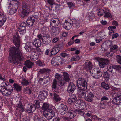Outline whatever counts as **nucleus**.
<instances>
[{"label": "nucleus", "mask_w": 121, "mask_h": 121, "mask_svg": "<svg viewBox=\"0 0 121 121\" xmlns=\"http://www.w3.org/2000/svg\"><path fill=\"white\" fill-rule=\"evenodd\" d=\"M108 70L113 73H114L116 71L119 72L120 73H121V67L118 65L110 66Z\"/></svg>", "instance_id": "13"}, {"label": "nucleus", "mask_w": 121, "mask_h": 121, "mask_svg": "<svg viewBox=\"0 0 121 121\" xmlns=\"http://www.w3.org/2000/svg\"><path fill=\"white\" fill-rule=\"evenodd\" d=\"M59 40V38L58 37L54 38L52 40V42L54 43H56Z\"/></svg>", "instance_id": "63"}, {"label": "nucleus", "mask_w": 121, "mask_h": 121, "mask_svg": "<svg viewBox=\"0 0 121 121\" xmlns=\"http://www.w3.org/2000/svg\"><path fill=\"white\" fill-rule=\"evenodd\" d=\"M80 58L79 56H74L71 59V60L72 61H78Z\"/></svg>", "instance_id": "50"}, {"label": "nucleus", "mask_w": 121, "mask_h": 121, "mask_svg": "<svg viewBox=\"0 0 121 121\" xmlns=\"http://www.w3.org/2000/svg\"><path fill=\"white\" fill-rule=\"evenodd\" d=\"M81 90L79 91L78 93L79 97L80 98L85 97L86 94V92L84 91V90Z\"/></svg>", "instance_id": "37"}, {"label": "nucleus", "mask_w": 121, "mask_h": 121, "mask_svg": "<svg viewBox=\"0 0 121 121\" xmlns=\"http://www.w3.org/2000/svg\"><path fill=\"white\" fill-rule=\"evenodd\" d=\"M76 111L72 110H69L67 114V117L64 116H62V118L65 121H67L70 120V119H73L76 115Z\"/></svg>", "instance_id": "8"}, {"label": "nucleus", "mask_w": 121, "mask_h": 121, "mask_svg": "<svg viewBox=\"0 0 121 121\" xmlns=\"http://www.w3.org/2000/svg\"><path fill=\"white\" fill-rule=\"evenodd\" d=\"M43 114L46 118L48 120L52 119L54 116V111L52 109H49L47 110L44 111Z\"/></svg>", "instance_id": "9"}, {"label": "nucleus", "mask_w": 121, "mask_h": 121, "mask_svg": "<svg viewBox=\"0 0 121 121\" xmlns=\"http://www.w3.org/2000/svg\"><path fill=\"white\" fill-rule=\"evenodd\" d=\"M29 82L28 80L26 79H23L22 80V81L21 82V84L22 85L24 86H27L29 84Z\"/></svg>", "instance_id": "48"}, {"label": "nucleus", "mask_w": 121, "mask_h": 121, "mask_svg": "<svg viewBox=\"0 0 121 121\" xmlns=\"http://www.w3.org/2000/svg\"><path fill=\"white\" fill-rule=\"evenodd\" d=\"M34 103H29L26 108V111L28 113H31L34 112L36 108H40V103L38 100H35L34 101Z\"/></svg>", "instance_id": "3"}, {"label": "nucleus", "mask_w": 121, "mask_h": 121, "mask_svg": "<svg viewBox=\"0 0 121 121\" xmlns=\"http://www.w3.org/2000/svg\"><path fill=\"white\" fill-rule=\"evenodd\" d=\"M116 27L115 26H110L108 27V30L111 31H114V30L116 28Z\"/></svg>", "instance_id": "58"}, {"label": "nucleus", "mask_w": 121, "mask_h": 121, "mask_svg": "<svg viewBox=\"0 0 121 121\" xmlns=\"http://www.w3.org/2000/svg\"><path fill=\"white\" fill-rule=\"evenodd\" d=\"M65 81L64 80H60L59 81V86H63L65 84Z\"/></svg>", "instance_id": "56"}, {"label": "nucleus", "mask_w": 121, "mask_h": 121, "mask_svg": "<svg viewBox=\"0 0 121 121\" xmlns=\"http://www.w3.org/2000/svg\"><path fill=\"white\" fill-rule=\"evenodd\" d=\"M31 6V4H27L26 1L22 2V11L21 13L19 14L21 17L24 18L30 12Z\"/></svg>", "instance_id": "2"}, {"label": "nucleus", "mask_w": 121, "mask_h": 121, "mask_svg": "<svg viewBox=\"0 0 121 121\" xmlns=\"http://www.w3.org/2000/svg\"><path fill=\"white\" fill-rule=\"evenodd\" d=\"M7 6L8 9H10L9 12V14L10 15H13L15 13L17 10L18 8V5L17 4L16 5L13 4L9 8L8 6Z\"/></svg>", "instance_id": "15"}, {"label": "nucleus", "mask_w": 121, "mask_h": 121, "mask_svg": "<svg viewBox=\"0 0 121 121\" xmlns=\"http://www.w3.org/2000/svg\"><path fill=\"white\" fill-rule=\"evenodd\" d=\"M33 43L34 47L38 48L40 47L41 44V40L39 39H36L34 40L33 42H32Z\"/></svg>", "instance_id": "26"}, {"label": "nucleus", "mask_w": 121, "mask_h": 121, "mask_svg": "<svg viewBox=\"0 0 121 121\" xmlns=\"http://www.w3.org/2000/svg\"><path fill=\"white\" fill-rule=\"evenodd\" d=\"M77 86L80 90L85 91L87 88V82L85 79L83 78H80L77 81Z\"/></svg>", "instance_id": "4"}, {"label": "nucleus", "mask_w": 121, "mask_h": 121, "mask_svg": "<svg viewBox=\"0 0 121 121\" xmlns=\"http://www.w3.org/2000/svg\"><path fill=\"white\" fill-rule=\"evenodd\" d=\"M84 68L86 71H88L93 68L92 63L88 60H86L84 64Z\"/></svg>", "instance_id": "22"}, {"label": "nucleus", "mask_w": 121, "mask_h": 121, "mask_svg": "<svg viewBox=\"0 0 121 121\" xmlns=\"http://www.w3.org/2000/svg\"><path fill=\"white\" fill-rule=\"evenodd\" d=\"M67 5L68 6L69 8L70 9L73 8L75 6L74 4L71 2L69 1L67 2Z\"/></svg>", "instance_id": "49"}, {"label": "nucleus", "mask_w": 121, "mask_h": 121, "mask_svg": "<svg viewBox=\"0 0 121 121\" xmlns=\"http://www.w3.org/2000/svg\"><path fill=\"white\" fill-rule=\"evenodd\" d=\"M118 48V46L116 45H114L112 46L110 49V50L113 51V50L116 49Z\"/></svg>", "instance_id": "61"}, {"label": "nucleus", "mask_w": 121, "mask_h": 121, "mask_svg": "<svg viewBox=\"0 0 121 121\" xmlns=\"http://www.w3.org/2000/svg\"><path fill=\"white\" fill-rule=\"evenodd\" d=\"M67 110L68 108L66 105L62 104L59 106L57 109L58 112L62 115L66 113Z\"/></svg>", "instance_id": "12"}, {"label": "nucleus", "mask_w": 121, "mask_h": 121, "mask_svg": "<svg viewBox=\"0 0 121 121\" xmlns=\"http://www.w3.org/2000/svg\"><path fill=\"white\" fill-rule=\"evenodd\" d=\"M76 113L77 112L78 114L80 115L81 116H84L85 114L84 112V111L80 110H76Z\"/></svg>", "instance_id": "52"}, {"label": "nucleus", "mask_w": 121, "mask_h": 121, "mask_svg": "<svg viewBox=\"0 0 121 121\" xmlns=\"http://www.w3.org/2000/svg\"><path fill=\"white\" fill-rule=\"evenodd\" d=\"M2 86L1 88H2V87L3 86L5 87H7L12 88V86L9 84H7L5 82H4L2 83Z\"/></svg>", "instance_id": "53"}, {"label": "nucleus", "mask_w": 121, "mask_h": 121, "mask_svg": "<svg viewBox=\"0 0 121 121\" xmlns=\"http://www.w3.org/2000/svg\"><path fill=\"white\" fill-rule=\"evenodd\" d=\"M34 47L32 42H28L25 44L24 48L27 51L29 52L32 51Z\"/></svg>", "instance_id": "24"}, {"label": "nucleus", "mask_w": 121, "mask_h": 121, "mask_svg": "<svg viewBox=\"0 0 121 121\" xmlns=\"http://www.w3.org/2000/svg\"><path fill=\"white\" fill-rule=\"evenodd\" d=\"M18 31L20 35H23L26 32L25 29H22V28L19 27Z\"/></svg>", "instance_id": "46"}, {"label": "nucleus", "mask_w": 121, "mask_h": 121, "mask_svg": "<svg viewBox=\"0 0 121 121\" xmlns=\"http://www.w3.org/2000/svg\"><path fill=\"white\" fill-rule=\"evenodd\" d=\"M64 76V80L65 82H69L70 80V79L69 77L68 73L67 72H64L63 74Z\"/></svg>", "instance_id": "40"}, {"label": "nucleus", "mask_w": 121, "mask_h": 121, "mask_svg": "<svg viewBox=\"0 0 121 121\" xmlns=\"http://www.w3.org/2000/svg\"><path fill=\"white\" fill-rule=\"evenodd\" d=\"M57 81L56 79H54L52 82L51 86L52 91L54 92H56L57 91Z\"/></svg>", "instance_id": "27"}, {"label": "nucleus", "mask_w": 121, "mask_h": 121, "mask_svg": "<svg viewBox=\"0 0 121 121\" xmlns=\"http://www.w3.org/2000/svg\"><path fill=\"white\" fill-rule=\"evenodd\" d=\"M38 17L36 15H31L29 17L26 21V23L29 27H31L37 21Z\"/></svg>", "instance_id": "6"}, {"label": "nucleus", "mask_w": 121, "mask_h": 121, "mask_svg": "<svg viewBox=\"0 0 121 121\" xmlns=\"http://www.w3.org/2000/svg\"><path fill=\"white\" fill-rule=\"evenodd\" d=\"M11 88V89H10L9 87H5L3 86L1 88L0 91L3 96H9L13 91V88L12 87Z\"/></svg>", "instance_id": "10"}, {"label": "nucleus", "mask_w": 121, "mask_h": 121, "mask_svg": "<svg viewBox=\"0 0 121 121\" xmlns=\"http://www.w3.org/2000/svg\"><path fill=\"white\" fill-rule=\"evenodd\" d=\"M76 88V86L75 84L72 82H70L69 84L67 89V91L69 93L73 92Z\"/></svg>", "instance_id": "20"}, {"label": "nucleus", "mask_w": 121, "mask_h": 121, "mask_svg": "<svg viewBox=\"0 0 121 121\" xmlns=\"http://www.w3.org/2000/svg\"><path fill=\"white\" fill-rule=\"evenodd\" d=\"M52 32H53L52 33V35H57L60 32L59 28L58 27H55L53 29Z\"/></svg>", "instance_id": "36"}, {"label": "nucleus", "mask_w": 121, "mask_h": 121, "mask_svg": "<svg viewBox=\"0 0 121 121\" xmlns=\"http://www.w3.org/2000/svg\"><path fill=\"white\" fill-rule=\"evenodd\" d=\"M6 20V17L4 13L0 12V28L4 25Z\"/></svg>", "instance_id": "21"}, {"label": "nucleus", "mask_w": 121, "mask_h": 121, "mask_svg": "<svg viewBox=\"0 0 121 121\" xmlns=\"http://www.w3.org/2000/svg\"><path fill=\"white\" fill-rule=\"evenodd\" d=\"M87 95L85 97V100L88 102H91L93 101L94 97V95L92 92H89L87 93Z\"/></svg>", "instance_id": "19"}, {"label": "nucleus", "mask_w": 121, "mask_h": 121, "mask_svg": "<svg viewBox=\"0 0 121 121\" xmlns=\"http://www.w3.org/2000/svg\"><path fill=\"white\" fill-rule=\"evenodd\" d=\"M31 57L32 58L31 59H32L34 60L35 59H36L38 58V55L37 54L35 55V54L34 53L33 55H31Z\"/></svg>", "instance_id": "60"}, {"label": "nucleus", "mask_w": 121, "mask_h": 121, "mask_svg": "<svg viewBox=\"0 0 121 121\" xmlns=\"http://www.w3.org/2000/svg\"><path fill=\"white\" fill-rule=\"evenodd\" d=\"M23 92L25 94L30 95L32 92V88L29 87L24 88L23 90Z\"/></svg>", "instance_id": "35"}, {"label": "nucleus", "mask_w": 121, "mask_h": 121, "mask_svg": "<svg viewBox=\"0 0 121 121\" xmlns=\"http://www.w3.org/2000/svg\"><path fill=\"white\" fill-rule=\"evenodd\" d=\"M27 26H28V24L26 23L22 22L20 24L19 27L25 29Z\"/></svg>", "instance_id": "43"}, {"label": "nucleus", "mask_w": 121, "mask_h": 121, "mask_svg": "<svg viewBox=\"0 0 121 121\" xmlns=\"http://www.w3.org/2000/svg\"><path fill=\"white\" fill-rule=\"evenodd\" d=\"M108 18L109 20H111L112 19L111 14L109 12H106V18Z\"/></svg>", "instance_id": "51"}, {"label": "nucleus", "mask_w": 121, "mask_h": 121, "mask_svg": "<svg viewBox=\"0 0 121 121\" xmlns=\"http://www.w3.org/2000/svg\"><path fill=\"white\" fill-rule=\"evenodd\" d=\"M72 24L68 22H65L63 25V27L66 30L70 29L71 28Z\"/></svg>", "instance_id": "29"}, {"label": "nucleus", "mask_w": 121, "mask_h": 121, "mask_svg": "<svg viewBox=\"0 0 121 121\" xmlns=\"http://www.w3.org/2000/svg\"><path fill=\"white\" fill-rule=\"evenodd\" d=\"M106 44V43L105 41L102 44L101 46L102 50L104 51H106V48L105 47V45Z\"/></svg>", "instance_id": "59"}, {"label": "nucleus", "mask_w": 121, "mask_h": 121, "mask_svg": "<svg viewBox=\"0 0 121 121\" xmlns=\"http://www.w3.org/2000/svg\"><path fill=\"white\" fill-rule=\"evenodd\" d=\"M13 86L14 90L17 92H19L21 91L22 87L19 84L14 83L13 84Z\"/></svg>", "instance_id": "30"}, {"label": "nucleus", "mask_w": 121, "mask_h": 121, "mask_svg": "<svg viewBox=\"0 0 121 121\" xmlns=\"http://www.w3.org/2000/svg\"><path fill=\"white\" fill-rule=\"evenodd\" d=\"M57 61L56 59L55 58H53L52 59L51 61L52 65L54 66H58L59 65L58 63L57 62Z\"/></svg>", "instance_id": "44"}, {"label": "nucleus", "mask_w": 121, "mask_h": 121, "mask_svg": "<svg viewBox=\"0 0 121 121\" xmlns=\"http://www.w3.org/2000/svg\"><path fill=\"white\" fill-rule=\"evenodd\" d=\"M88 16L89 21H92L95 16L93 11H91L88 13Z\"/></svg>", "instance_id": "39"}, {"label": "nucleus", "mask_w": 121, "mask_h": 121, "mask_svg": "<svg viewBox=\"0 0 121 121\" xmlns=\"http://www.w3.org/2000/svg\"><path fill=\"white\" fill-rule=\"evenodd\" d=\"M50 36L49 35L45 32V34H44L43 35V38L42 41L43 43L46 45L49 44L51 42V40L49 38Z\"/></svg>", "instance_id": "16"}, {"label": "nucleus", "mask_w": 121, "mask_h": 121, "mask_svg": "<svg viewBox=\"0 0 121 121\" xmlns=\"http://www.w3.org/2000/svg\"><path fill=\"white\" fill-rule=\"evenodd\" d=\"M12 40L13 43L16 47H11L9 48L8 60L9 62L13 64H18L19 61H22L24 59L22 52L19 49L21 46V39L18 31L14 33Z\"/></svg>", "instance_id": "1"}, {"label": "nucleus", "mask_w": 121, "mask_h": 121, "mask_svg": "<svg viewBox=\"0 0 121 121\" xmlns=\"http://www.w3.org/2000/svg\"><path fill=\"white\" fill-rule=\"evenodd\" d=\"M104 32V30H102L98 34V35L100 38H104V36H105Z\"/></svg>", "instance_id": "47"}, {"label": "nucleus", "mask_w": 121, "mask_h": 121, "mask_svg": "<svg viewBox=\"0 0 121 121\" xmlns=\"http://www.w3.org/2000/svg\"><path fill=\"white\" fill-rule=\"evenodd\" d=\"M48 95V93L46 91L43 90L39 92L38 95V98L40 101H43L47 98Z\"/></svg>", "instance_id": "14"}, {"label": "nucleus", "mask_w": 121, "mask_h": 121, "mask_svg": "<svg viewBox=\"0 0 121 121\" xmlns=\"http://www.w3.org/2000/svg\"><path fill=\"white\" fill-rule=\"evenodd\" d=\"M116 60L118 63L121 65V56L119 55L116 56Z\"/></svg>", "instance_id": "55"}, {"label": "nucleus", "mask_w": 121, "mask_h": 121, "mask_svg": "<svg viewBox=\"0 0 121 121\" xmlns=\"http://www.w3.org/2000/svg\"><path fill=\"white\" fill-rule=\"evenodd\" d=\"M50 70L48 69H43L40 70V71L42 73H44V74L43 78H40V81L43 82L44 84H46L50 80V77L49 76L48 72Z\"/></svg>", "instance_id": "5"}, {"label": "nucleus", "mask_w": 121, "mask_h": 121, "mask_svg": "<svg viewBox=\"0 0 121 121\" xmlns=\"http://www.w3.org/2000/svg\"><path fill=\"white\" fill-rule=\"evenodd\" d=\"M16 106L17 108V110H19L20 113V116H21V115L23 112H24L25 110L24 107L23 106V104L21 101L20 100L16 105Z\"/></svg>", "instance_id": "18"}, {"label": "nucleus", "mask_w": 121, "mask_h": 121, "mask_svg": "<svg viewBox=\"0 0 121 121\" xmlns=\"http://www.w3.org/2000/svg\"><path fill=\"white\" fill-rule=\"evenodd\" d=\"M113 54V52L112 51L110 50V52H106V56L109 57L112 56Z\"/></svg>", "instance_id": "57"}, {"label": "nucleus", "mask_w": 121, "mask_h": 121, "mask_svg": "<svg viewBox=\"0 0 121 121\" xmlns=\"http://www.w3.org/2000/svg\"><path fill=\"white\" fill-rule=\"evenodd\" d=\"M98 69L97 68L93 69V68L88 71L92 76V75H93V74H94L95 73L97 72V70Z\"/></svg>", "instance_id": "45"}, {"label": "nucleus", "mask_w": 121, "mask_h": 121, "mask_svg": "<svg viewBox=\"0 0 121 121\" xmlns=\"http://www.w3.org/2000/svg\"><path fill=\"white\" fill-rule=\"evenodd\" d=\"M60 23V20L58 18H54L52 19L50 21L51 27L57 26Z\"/></svg>", "instance_id": "25"}, {"label": "nucleus", "mask_w": 121, "mask_h": 121, "mask_svg": "<svg viewBox=\"0 0 121 121\" xmlns=\"http://www.w3.org/2000/svg\"><path fill=\"white\" fill-rule=\"evenodd\" d=\"M75 105L76 108L79 109H83L86 107V103L81 99H78Z\"/></svg>", "instance_id": "11"}, {"label": "nucleus", "mask_w": 121, "mask_h": 121, "mask_svg": "<svg viewBox=\"0 0 121 121\" xmlns=\"http://www.w3.org/2000/svg\"><path fill=\"white\" fill-rule=\"evenodd\" d=\"M77 98L75 95L73 94H72L69 95L68 97V103L70 104H73L77 100Z\"/></svg>", "instance_id": "23"}, {"label": "nucleus", "mask_w": 121, "mask_h": 121, "mask_svg": "<svg viewBox=\"0 0 121 121\" xmlns=\"http://www.w3.org/2000/svg\"><path fill=\"white\" fill-rule=\"evenodd\" d=\"M24 64L26 67L29 69L32 68L34 65L33 63L29 60H27L25 61Z\"/></svg>", "instance_id": "32"}, {"label": "nucleus", "mask_w": 121, "mask_h": 121, "mask_svg": "<svg viewBox=\"0 0 121 121\" xmlns=\"http://www.w3.org/2000/svg\"><path fill=\"white\" fill-rule=\"evenodd\" d=\"M47 2L51 6H52L55 4L53 0H47Z\"/></svg>", "instance_id": "62"}, {"label": "nucleus", "mask_w": 121, "mask_h": 121, "mask_svg": "<svg viewBox=\"0 0 121 121\" xmlns=\"http://www.w3.org/2000/svg\"><path fill=\"white\" fill-rule=\"evenodd\" d=\"M102 73L100 70H97V72L95 73L94 74L92 75L93 77L95 79H98L99 78L102 76Z\"/></svg>", "instance_id": "33"}, {"label": "nucleus", "mask_w": 121, "mask_h": 121, "mask_svg": "<svg viewBox=\"0 0 121 121\" xmlns=\"http://www.w3.org/2000/svg\"><path fill=\"white\" fill-rule=\"evenodd\" d=\"M95 59L98 62L99 66L101 68H104L105 66L106 62L105 59L99 57H97Z\"/></svg>", "instance_id": "17"}, {"label": "nucleus", "mask_w": 121, "mask_h": 121, "mask_svg": "<svg viewBox=\"0 0 121 121\" xmlns=\"http://www.w3.org/2000/svg\"><path fill=\"white\" fill-rule=\"evenodd\" d=\"M53 99L56 102L60 101L61 100V99L60 98L59 95L56 93L54 94Z\"/></svg>", "instance_id": "42"}, {"label": "nucleus", "mask_w": 121, "mask_h": 121, "mask_svg": "<svg viewBox=\"0 0 121 121\" xmlns=\"http://www.w3.org/2000/svg\"><path fill=\"white\" fill-rule=\"evenodd\" d=\"M113 102L116 105L121 104V95L120 94L117 97L113 98Z\"/></svg>", "instance_id": "28"}, {"label": "nucleus", "mask_w": 121, "mask_h": 121, "mask_svg": "<svg viewBox=\"0 0 121 121\" xmlns=\"http://www.w3.org/2000/svg\"><path fill=\"white\" fill-rule=\"evenodd\" d=\"M13 4H14L15 5L17 4L19 5V2L17 0H11L10 2H8L7 3V5L9 8Z\"/></svg>", "instance_id": "34"}, {"label": "nucleus", "mask_w": 121, "mask_h": 121, "mask_svg": "<svg viewBox=\"0 0 121 121\" xmlns=\"http://www.w3.org/2000/svg\"><path fill=\"white\" fill-rule=\"evenodd\" d=\"M35 119L36 120V121H46L45 119L42 117H37Z\"/></svg>", "instance_id": "54"}, {"label": "nucleus", "mask_w": 121, "mask_h": 121, "mask_svg": "<svg viewBox=\"0 0 121 121\" xmlns=\"http://www.w3.org/2000/svg\"><path fill=\"white\" fill-rule=\"evenodd\" d=\"M121 93L119 91L117 90H115L113 91L111 95L112 97H114V98H115L117 97Z\"/></svg>", "instance_id": "38"}, {"label": "nucleus", "mask_w": 121, "mask_h": 121, "mask_svg": "<svg viewBox=\"0 0 121 121\" xmlns=\"http://www.w3.org/2000/svg\"><path fill=\"white\" fill-rule=\"evenodd\" d=\"M63 45L62 44H60L55 45L51 49L49 56L51 57L52 55L56 54L59 52L60 49L63 48Z\"/></svg>", "instance_id": "7"}, {"label": "nucleus", "mask_w": 121, "mask_h": 121, "mask_svg": "<svg viewBox=\"0 0 121 121\" xmlns=\"http://www.w3.org/2000/svg\"><path fill=\"white\" fill-rule=\"evenodd\" d=\"M96 11L97 12L98 15L99 17L102 16L104 13L105 14L104 17H106V11H104L102 9H98L96 10Z\"/></svg>", "instance_id": "31"}, {"label": "nucleus", "mask_w": 121, "mask_h": 121, "mask_svg": "<svg viewBox=\"0 0 121 121\" xmlns=\"http://www.w3.org/2000/svg\"><path fill=\"white\" fill-rule=\"evenodd\" d=\"M23 121H29L30 119L28 117H25L23 118Z\"/></svg>", "instance_id": "64"}, {"label": "nucleus", "mask_w": 121, "mask_h": 121, "mask_svg": "<svg viewBox=\"0 0 121 121\" xmlns=\"http://www.w3.org/2000/svg\"><path fill=\"white\" fill-rule=\"evenodd\" d=\"M49 106V105L48 104L44 103L41 107V108L42 110H44V111L47 110V109H50Z\"/></svg>", "instance_id": "41"}]
</instances>
